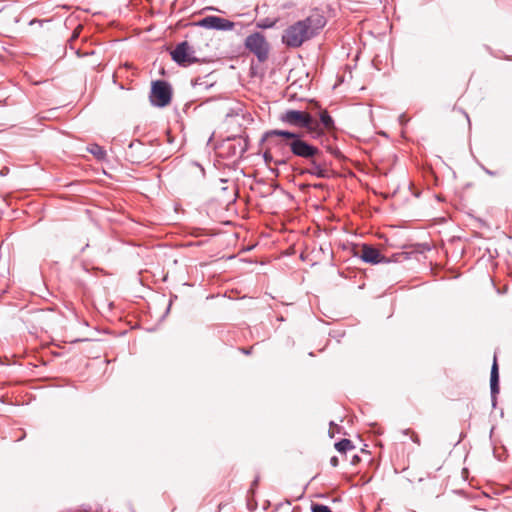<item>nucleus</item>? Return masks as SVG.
I'll return each mask as SVG.
<instances>
[{"label":"nucleus","instance_id":"20","mask_svg":"<svg viewBox=\"0 0 512 512\" xmlns=\"http://www.w3.org/2000/svg\"><path fill=\"white\" fill-rule=\"evenodd\" d=\"M421 248H422V251L424 250H430V245L425 243V244H420L419 245Z\"/></svg>","mask_w":512,"mask_h":512},{"label":"nucleus","instance_id":"5","mask_svg":"<svg viewBox=\"0 0 512 512\" xmlns=\"http://www.w3.org/2000/svg\"><path fill=\"white\" fill-rule=\"evenodd\" d=\"M149 99L154 106H168L172 100V88L170 84L163 80L153 81Z\"/></svg>","mask_w":512,"mask_h":512},{"label":"nucleus","instance_id":"7","mask_svg":"<svg viewBox=\"0 0 512 512\" xmlns=\"http://www.w3.org/2000/svg\"><path fill=\"white\" fill-rule=\"evenodd\" d=\"M197 25L208 28V29H216V30H232L235 27V23L227 20L225 18H221L218 16H208L201 19Z\"/></svg>","mask_w":512,"mask_h":512},{"label":"nucleus","instance_id":"6","mask_svg":"<svg viewBox=\"0 0 512 512\" xmlns=\"http://www.w3.org/2000/svg\"><path fill=\"white\" fill-rule=\"evenodd\" d=\"M171 57L181 66H188L198 62L194 49L187 41L179 43L171 52Z\"/></svg>","mask_w":512,"mask_h":512},{"label":"nucleus","instance_id":"25","mask_svg":"<svg viewBox=\"0 0 512 512\" xmlns=\"http://www.w3.org/2000/svg\"><path fill=\"white\" fill-rule=\"evenodd\" d=\"M222 224L228 225V224H231V222L230 221H223Z\"/></svg>","mask_w":512,"mask_h":512},{"label":"nucleus","instance_id":"15","mask_svg":"<svg viewBox=\"0 0 512 512\" xmlns=\"http://www.w3.org/2000/svg\"><path fill=\"white\" fill-rule=\"evenodd\" d=\"M402 433H403L404 435L411 434V439H412V441H413L414 443H416V444L420 445V439H419L418 435H417L415 432H413L411 429H404V430H402Z\"/></svg>","mask_w":512,"mask_h":512},{"label":"nucleus","instance_id":"13","mask_svg":"<svg viewBox=\"0 0 512 512\" xmlns=\"http://www.w3.org/2000/svg\"><path fill=\"white\" fill-rule=\"evenodd\" d=\"M312 512H332L331 509L327 505L313 503L311 505Z\"/></svg>","mask_w":512,"mask_h":512},{"label":"nucleus","instance_id":"12","mask_svg":"<svg viewBox=\"0 0 512 512\" xmlns=\"http://www.w3.org/2000/svg\"><path fill=\"white\" fill-rule=\"evenodd\" d=\"M354 448H355V446L353 445V443L350 439L344 438L335 443V449L340 453H345L348 450H351Z\"/></svg>","mask_w":512,"mask_h":512},{"label":"nucleus","instance_id":"24","mask_svg":"<svg viewBox=\"0 0 512 512\" xmlns=\"http://www.w3.org/2000/svg\"><path fill=\"white\" fill-rule=\"evenodd\" d=\"M194 230H195V232H198V231H201L202 229L199 227H195Z\"/></svg>","mask_w":512,"mask_h":512},{"label":"nucleus","instance_id":"17","mask_svg":"<svg viewBox=\"0 0 512 512\" xmlns=\"http://www.w3.org/2000/svg\"><path fill=\"white\" fill-rule=\"evenodd\" d=\"M82 29H83V27H82L81 25H78V26L76 27V29L74 30V32H73V34H72V36H71V40L76 39V38L79 36L80 31H81Z\"/></svg>","mask_w":512,"mask_h":512},{"label":"nucleus","instance_id":"3","mask_svg":"<svg viewBox=\"0 0 512 512\" xmlns=\"http://www.w3.org/2000/svg\"><path fill=\"white\" fill-rule=\"evenodd\" d=\"M279 119L290 126L305 128L312 135L320 136L323 134L318 121L306 111L287 110L280 115Z\"/></svg>","mask_w":512,"mask_h":512},{"label":"nucleus","instance_id":"4","mask_svg":"<svg viewBox=\"0 0 512 512\" xmlns=\"http://www.w3.org/2000/svg\"><path fill=\"white\" fill-rule=\"evenodd\" d=\"M244 46L256 56L259 62H265L269 58L270 44L260 32L248 35L244 41Z\"/></svg>","mask_w":512,"mask_h":512},{"label":"nucleus","instance_id":"11","mask_svg":"<svg viewBox=\"0 0 512 512\" xmlns=\"http://www.w3.org/2000/svg\"><path fill=\"white\" fill-rule=\"evenodd\" d=\"M319 117L320 122L318 123L320 124V128L322 129L323 132L324 130L331 131L335 128L334 121L326 110H322L319 114Z\"/></svg>","mask_w":512,"mask_h":512},{"label":"nucleus","instance_id":"18","mask_svg":"<svg viewBox=\"0 0 512 512\" xmlns=\"http://www.w3.org/2000/svg\"><path fill=\"white\" fill-rule=\"evenodd\" d=\"M330 465L332 467H337L339 465V459L336 456L330 458Z\"/></svg>","mask_w":512,"mask_h":512},{"label":"nucleus","instance_id":"19","mask_svg":"<svg viewBox=\"0 0 512 512\" xmlns=\"http://www.w3.org/2000/svg\"><path fill=\"white\" fill-rule=\"evenodd\" d=\"M359 461H360V457H359L358 455H354V456L352 457L351 463H352L353 465H356L357 463H359Z\"/></svg>","mask_w":512,"mask_h":512},{"label":"nucleus","instance_id":"10","mask_svg":"<svg viewBox=\"0 0 512 512\" xmlns=\"http://www.w3.org/2000/svg\"><path fill=\"white\" fill-rule=\"evenodd\" d=\"M490 391H491V397H492L493 405L495 406L496 395L499 393V371H498V365H497V362H496V358H494V362H493V365L491 367Z\"/></svg>","mask_w":512,"mask_h":512},{"label":"nucleus","instance_id":"16","mask_svg":"<svg viewBox=\"0 0 512 512\" xmlns=\"http://www.w3.org/2000/svg\"><path fill=\"white\" fill-rule=\"evenodd\" d=\"M275 24V21L262 20L257 23V27L259 28H271Z\"/></svg>","mask_w":512,"mask_h":512},{"label":"nucleus","instance_id":"8","mask_svg":"<svg viewBox=\"0 0 512 512\" xmlns=\"http://www.w3.org/2000/svg\"><path fill=\"white\" fill-rule=\"evenodd\" d=\"M360 258L369 264L387 263L389 260L379 250L371 245L363 244Z\"/></svg>","mask_w":512,"mask_h":512},{"label":"nucleus","instance_id":"22","mask_svg":"<svg viewBox=\"0 0 512 512\" xmlns=\"http://www.w3.org/2000/svg\"><path fill=\"white\" fill-rule=\"evenodd\" d=\"M264 158H265V161L268 162V161L271 160L272 156L268 152H265L264 153Z\"/></svg>","mask_w":512,"mask_h":512},{"label":"nucleus","instance_id":"23","mask_svg":"<svg viewBox=\"0 0 512 512\" xmlns=\"http://www.w3.org/2000/svg\"><path fill=\"white\" fill-rule=\"evenodd\" d=\"M257 483H258V479H255V480L253 481V483H252V487L256 486V485H257Z\"/></svg>","mask_w":512,"mask_h":512},{"label":"nucleus","instance_id":"1","mask_svg":"<svg viewBox=\"0 0 512 512\" xmlns=\"http://www.w3.org/2000/svg\"><path fill=\"white\" fill-rule=\"evenodd\" d=\"M324 26L323 17L311 15L287 27L282 35V42L291 48L300 47L312 38Z\"/></svg>","mask_w":512,"mask_h":512},{"label":"nucleus","instance_id":"2","mask_svg":"<svg viewBox=\"0 0 512 512\" xmlns=\"http://www.w3.org/2000/svg\"><path fill=\"white\" fill-rule=\"evenodd\" d=\"M268 135L278 136L289 140L287 145L289 146L292 154L294 156L306 159L309 162L318 156H323L322 151L318 147L309 144L297 133L275 129L270 131Z\"/></svg>","mask_w":512,"mask_h":512},{"label":"nucleus","instance_id":"21","mask_svg":"<svg viewBox=\"0 0 512 512\" xmlns=\"http://www.w3.org/2000/svg\"><path fill=\"white\" fill-rule=\"evenodd\" d=\"M241 351L246 354V355H250L251 354V351H252V347L251 348H242Z\"/></svg>","mask_w":512,"mask_h":512},{"label":"nucleus","instance_id":"14","mask_svg":"<svg viewBox=\"0 0 512 512\" xmlns=\"http://www.w3.org/2000/svg\"><path fill=\"white\" fill-rule=\"evenodd\" d=\"M89 151L94 154L97 158L101 159L105 156V151L103 150L102 147L98 146V145H93Z\"/></svg>","mask_w":512,"mask_h":512},{"label":"nucleus","instance_id":"9","mask_svg":"<svg viewBox=\"0 0 512 512\" xmlns=\"http://www.w3.org/2000/svg\"><path fill=\"white\" fill-rule=\"evenodd\" d=\"M309 164L310 167L302 171V173H309L317 176L318 178H327L329 176V170L323 160V156H318L315 159H312Z\"/></svg>","mask_w":512,"mask_h":512}]
</instances>
